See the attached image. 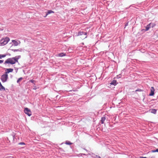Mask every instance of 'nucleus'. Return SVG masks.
Wrapping results in <instances>:
<instances>
[{
  "instance_id": "obj_16",
  "label": "nucleus",
  "mask_w": 158,
  "mask_h": 158,
  "mask_svg": "<svg viewBox=\"0 0 158 158\" xmlns=\"http://www.w3.org/2000/svg\"><path fill=\"white\" fill-rule=\"evenodd\" d=\"M6 56V55H2L1 54L0 55V59H2V58H4Z\"/></svg>"
},
{
  "instance_id": "obj_25",
  "label": "nucleus",
  "mask_w": 158,
  "mask_h": 158,
  "mask_svg": "<svg viewBox=\"0 0 158 158\" xmlns=\"http://www.w3.org/2000/svg\"><path fill=\"white\" fill-rule=\"evenodd\" d=\"M152 152H156V150H152Z\"/></svg>"
},
{
  "instance_id": "obj_15",
  "label": "nucleus",
  "mask_w": 158,
  "mask_h": 158,
  "mask_svg": "<svg viewBox=\"0 0 158 158\" xmlns=\"http://www.w3.org/2000/svg\"><path fill=\"white\" fill-rule=\"evenodd\" d=\"M150 24H149L148 25H147V26L146 27V31H148V30L149 29V28H150Z\"/></svg>"
},
{
  "instance_id": "obj_23",
  "label": "nucleus",
  "mask_w": 158,
  "mask_h": 158,
  "mask_svg": "<svg viewBox=\"0 0 158 158\" xmlns=\"http://www.w3.org/2000/svg\"><path fill=\"white\" fill-rule=\"evenodd\" d=\"M136 91H141V89H137V90H136Z\"/></svg>"
},
{
  "instance_id": "obj_17",
  "label": "nucleus",
  "mask_w": 158,
  "mask_h": 158,
  "mask_svg": "<svg viewBox=\"0 0 158 158\" xmlns=\"http://www.w3.org/2000/svg\"><path fill=\"white\" fill-rule=\"evenodd\" d=\"M23 79V78L22 77L19 78L18 80L17 81V83L19 82L20 81H21Z\"/></svg>"
},
{
  "instance_id": "obj_22",
  "label": "nucleus",
  "mask_w": 158,
  "mask_h": 158,
  "mask_svg": "<svg viewBox=\"0 0 158 158\" xmlns=\"http://www.w3.org/2000/svg\"><path fill=\"white\" fill-rule=\"evenodd\" d=\"M3 62V60H0V64H1V63H2Z\"/></svg>"
},
{
  "instance_id": "obj_21",
  "label": "nucleus",
  "mask_w": 158,
  "mask_h": 158,
  "mask_svg": "<svg viewBox=\"0 0 158 158\" xmlns=\"http://www.w3.org/2000/svg\"><path fill=\"white\" fill-rule=\"evenodd\" d=\"M30 81L31 82V83H33L34 81V80H31Z\"/></svg>"
},
{
  "instance_id": "obj_20",
  "label": "nucleus",
  "mask_w": 158,
  "mask_h": 158,
  "mask_svg": "<svg viewBox=\"0 0 158 158\" xmlns=\"http://www.w3.org/2000/svg\"><path fill=\"white\" fill-rule=\"evenodd\" d=\"M19 144H20V145H23V144H24V145L25 144V143H23V142H21V143H19Z\"/></svg>"
},
{
  "instance_id": "obj_8",
  "label": "nucleus",
  "mask_w": 158,
  "mask_h": 158,
  "mask_svg": "<svg viewBox=\"0 0 158 158\" xmlns=\"http://www.w3.org/2000/svg\"><path fill=\"white\" fill-rule=\"evenodd\" d=\"M13 70V69H6L5 70V73L7 74L10 72H12Z\"/></svg>"
},
{
  "instance_id": "obj_5",
  "label": "nucleus",
  "mask_w": 158,
  "mask_h": 158,
  "mask_svg": "<svg viewBox=\"0 0 158 158\" xmlns=\"http://www.w3.org/2000/svg\"><path fill=\"white\" fill-rule=\"evenodd\" d=\"M86 34H87V33L86 32H84L83 31H80V32H79L78 35H85V36H84V37H81V38L83 39H84L86 38L87 36H86Z\"/></svg>"
},
{
  "instance_id": "obj_14",
  "label": "nucleus",
  "mask_w": 158,
  "mask_h": 158,
  "mask_svg": "<svg viewBox=\"0 0 158 158\" xmlns=\"http://www.w3.org/2000/svg\"><path fill=\"white\" fill-rule=\"evenodd\" d=\"M66 55L64 53H60L58 54V56L60 57H62L63 56H64Z\"/></svg>"
},
{
  "instance_id": "obj_10",
  "label": "nucleus",
  "mask_w": 158,
  "mask_h": 158,
  "mask_svg": "<svg viewBox=\"0 0 158 158\" xmlns=\"http://www.w3.org/2000/svg\"><path fill=\"white\" fill-rule=\"evenodd\" d=\"M151 113L155 114L156 112V110L155 109H152L150 110Z\"/></svg>"
},
{
  "instance_id": "obj_24",
  "label": "nucleus",
  "mask_w": 158,
  "mask_h": 158,
  "mask_svg": "<svg viewBox=\"0 0 158 158\" xmlns=\"http://www.w3.org/2000/svg\"><path fill=\"white\" fill-rule=\"evenodd\" d=\"M128 25V23H127L126 24H125V27H126V26H127Z\"/></svg>"
},
{
  "instance_id": "obj_9",
  "label": "nucleus",
  "mask_w": 158,
  "mask_h": 158,
  "mask_svg": "<svg viewBox=\"0 0 158 158\" xmlns=\"http://www.w3.org/2000/svg\"><path fill=\"white\" fill-rule=\"evenodd\" d=\"M106 119V118L105 117H103L101 118V122L102 124H103L104 121Z\"/></svg>"
},
{
  "instance_id": "obj_6",
  "label": "nucleus",
  "mask_w": 158,
  "mask_h": 158,
  "mask_svg": "<svg viewBox=\"0 0 158 158\" xmlns=\"http://www.w3.org/2000/svg\"><path fill=\"white\" fill-rule=\"evenodd\" d=\"M155 89L153 87H152L150 89V93L149 95L150 96H153L154 94Z\"/></svg>"
},
{
  "instance_id": "obj_3",
  "label": "nucleus",
  "mask_w": 158,
  "mask_h": 158,
  "mask_svg": "<svg viewBox=\"0 0 158 158\" xmlns=\"http://www.w3.org/2000/svg\"><path fill=\"white\" fill-rule=\"evenodd\" d=\"M8 78V75L5 73V74L2 75L1 76V80L3 82H5L6 81Z\"/></svg>"
},
{
  "instance_id": "obj_11",
  "label": "nucleus",
  "mask_w": 158,
  "mask_h": 158,
  "mask_svg": "<svg viewBox=\"0 0 158 158\" xmlns=\"http://www.w3.org/2000/svg\"><path fill=\"white\" fill-rule=\"evenodd\" d=\"M0 90H5V88L2 85L1 83L0 82Z\"/></svg>"
},
{
  "instance_id": "obj_4",
  "label": "nucleus",
  "mask_w": 158,
  "mask_h": 158,
  "mask_svg": "<svg viewBox=\"0 0 158 158\" xmlns=\"http://www.w3.org/2000/svg\"><path fill=\"white\" fill-rule=\"evenodd\" d=\"M24 112L28 116H30L31 115V112L29 109L27 108H25L24 110Z\"/></svg>"
},
{
  "instance_id": "obj_2",
  "label": "nucleus",
  "mask_w": 158,
  "mask_h": 158,
  "mask_svg": "<svg viewBox=\"0 0 158 158\" xmlns=\"http://www.w3.org/2000/svg\"><path fill=\"white\" fill-rule=\"evenodd\" d=\"M10 39L9 37H6L5 38H3L0 41V46H3L6 44L10 41Z\"/></svg>"
},
{
  "instance_id": "obj_26",
  "label": "nucleus",
  "mask_w": 158,
  "mask_h": 158,
  "mask_svg": "<svg viewBox=\"0 0 158 158\" xmlns=\"http://www.w3.org/2000/svg\"><path fill=\"white\" fill-rule=\"evenodd\" d=\"M141 158H147V157H141Z\"/></svg>"
},
{
  "instance_id": "obj_12",
  "label": "nucleus",
  "mask_w": 158,
  "mask_h": 158,
  "mask_svg": "<svg viewBox=\"0 0 158 158\" xmlns=\"http://www.w3.org/2000/svg\"><path fill=\"white\" fill-rule=\"evenodd\" d=\"M54 12L52 10H49L47 12V14L46 15L44 16V17H46L47 15H48V14H50L51 13H54Z\"/></svg>"
},
{
  "instance_id": "obj_1",
  "label": "nucleus",
  "mask_w": 158,
  "mask_h": 158,
  "mask_svg": "<svg viewBox=\"0 0 158 158\" xmlns=\"http://www.w3.org/2000/svg\"><path fill=\"white\" fill-rule=\"evenodd\" d=\"M18 58L17 57H13L7 59L5 62L4 64H13L18 62Z\"/></svg>"
},
{
  "instance_id": "obj_19",
  "label": "nucleus",
  "mask_w": 158,
  "mask_h": 158,
  "mask_svg": "<svg viewBox=\"0 0 158 158\" xmlns=\"http://www.w3.org/2000/svg\"><path fill=\"white\" fill-rule=\"evenodd\" d=\"M66 143L67 144H69V145H70L72 144V143L70 142H66Z\"/></svg>"
},
{
  "instance_id": "obj_27",
  "label": "nucleus",
  "mask_w": 158,
  "mask_h": 158,
  "mask_svg": "<svg viewBox=\"0 0 158 158\" xmlns=\"http://www.w3.org/2000/svg\"><path fill=\"white\" fill-rule=\"evenodd\" d=\"M156 152H158V149H156Z\"/></svg>"
},
{
  "instance_id": "obj_7",
  "label": "nucleus",
  "mask_w": 158,
  "mask_h": 158,
  "mask_svg": "<svg viewBox=\"0 0 158 158\" xmlns=\"http://www.w3.org/2000/svg\"><path fill=\"white\" fill-rule=\"evenodd\" d=\"M12 42L14 44V45L15 46H17L20 43V42L19 41H17L15 40H12Z\"/></svg>"
},
{
  "instance_id": "obj_13",
  "label": "nucleus",
  "mask_w": 158,
  "mask_h": 158,
  "mask_svg": "<svg viewBox=\"0 0 158 158\" xmlns=\"http://www.w3.org/2000/svg\"><path fill=\"white\" fill-rule=\"evenodd\" d=\"M116 82H117V81L116 80H113L112 82H111L110 83V84L111 85H116L117 84H116Z\"/></svg>"
},
{
  "instance_id": "obj_18",
  "label": "nucleus",
  "mask_w": 158,
  "mask_h": 158,
  "mask_svg": "<svg viewBox=\"0 0 158 158\" xmlns=\"http://www.w3.org/2000/svg\"><path fill=\"white\" fill-rule=\"evenodd\" d=\"M12 50L14 52L19 51V50L18 49H13Z\"/></svg>"
}]
</instances>
